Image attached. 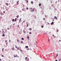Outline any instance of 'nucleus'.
<instances>
[{
	"mask_svg": "<svg viewBox=\"0 0 61 61\" xmlns=\"http://www.w3.org/2000/svg\"><path fill=\"white\" fill-rule=\"evenodd\" d=\"M0 14L1 15H4V13H2V12H0Z\"/></svg>",
	"mask_w": 61,
	"mask_h": 61,
	"instance_id": "obj_1",
	"label": "nucleus"
},
{
	"mask_svg": "<svg viewBox=\"0 0 61 61\" xmlns=\"http://www.w3.org/2000/svg\"><path fill=\"white\" fill-rule=\"evenodd\" d=\"M54 19H56V20H57V17L56 16H54Z\"/></svg>",
	"mask_w": 61,
	"mask_h": 61,
	"instance_id": "obj_2",
	"label": "nucleus"
},
{
	"mask_svg": "<svg viewBox=\"0 0 61 61\" xmlns=\"http://www.w3.org/2000/svg\"><path fill=\"white\" fill-rule=\"evenodd\" d=\"M32 8H30V10H31V12H33V11H34V9H33L32 10Z\"/></svg>",
	"mask_w": 61,
	"mask_h": 61,
	"instance_id": "obj_3",
	"label": "nucleus"
},
{
	"mask_svg": "<svg viewBox=\"0 0 61 61\" xmlns=\"http://www.w3.org/2000/svg\"><path fill=\"white\" fill-rule=\"evenodd\" d=\"M11 49H12V50H14L15 49V48H14L13 47Z\"/></svg>",
	"mask_w": 61,
	"mask_h": 61,
	"instance_id": "obj_4",
	"label": "nucleus"
},
{
	"mask_svg": "<svg viewBox=\"0 0 61 61\" xmlns=\"http://www.w3.org/2000/svg\"><path fill=\"white\" fill-rule=\"evenodd\" d=\"M19 0H18V1H17V5H18V3H19Z\"/></svg>",
	"mask_w": 61,
	"mask_h": 61,
	"instance_id": "obj_5",
	"label": "nucleus"
},
{
	"mask_svg": "<svg viewBox=\"0 0 61 61\" xmlns=\"http://www.w3.org/2000/svg\"><path fill=\"white\" fill-rule=\"evenodd\" d=\"M4 34H3L2 35V36H3V37L5 36V34H4V33H5V32H4Z\"/></svg>",
	"mask_w": 61,
	"mask_h": 61,
	"instance_id": "obj_6",
	"label": "nucleus"
},
{
	"mask_svg": "<svg viewBox=\"0 0 61 61\" xmlns=\"http://www.w3.org/2000/svg\"><path fill=\"white\" fill-rule=\"evenodd\" d=\"M25 47L26 48H28V46H25Z\"/></svg>",
	"mask_w": 61,
	"mask_h": 61,
	"instance_id": "obj_7",
	"label": "nucleus"
},
{
	"mask_svg": "<svg viewBox=\"0 0 61 61\" xmlns=\"http://www.w3.org/2000/svg\"><path fill=\"white\" fill-rule=\"evenodd\" d=\"M25 8H23L22 9V10L23 11H24V10H25Z\"/></svg>",
	"mask_w": 61,
	"mask_h": 61,
	"instance_id": "obj_8",
	"label": "nucleus"
},
{
	"mask_svg": "<svg viewBox=\"0 0 61 61\" xmlns=\"http://www.w3.org/2000/svg\"><path fill=\"white\" fill-rule=\"evenodd\" d=\"M6 4L7 6H8V4L7 3H6Z\"/></svg>",
	"mask_w": 61,
	"mask_h": 61,
	"instance_id": "obj_9",
	"label": "nucleus"
},
{
	"mask_svg": "<svg viewBox=\"0 0 61 61\" xmlns=\"http://www.w3.org/2000/svg\"><path fill=\"white\" fill-rule=\"evenodd\" d=\"M21 18H20V20H19V22H20V21H21Z\"/></svg>",
	"mask_w": 61,
	"mask_h": 61,
	"instance_id": "obj_10",
	"label": "nucleus"
},
{
	"mask_svg": "<svg viewBox=\"0 0 61 61\" xmlns=\"http://www.w3.org/2000/svg\"><path fill=\"white\" fill-rule=\"evenodd\" d=\"M16 20H17V18H15V21H16Z\"/></svg>",
	"mask_w": 61,
	"mask_h": 61,
	"instance_id": "obj_11",
	"label": "nucleus"
},
{
	"mask_svg": "<svg viewBox=\"0 0 61 61\" xmlns=\"http://www.w3.org/2000/svg\"><path fill=\"white\" fill-rule=\"evenodd\" d=\"M54 23V22H52L51 23V25H53V23Z\"/></svg>",
	"mask_w": 61,
	"mask_h": 61,
	"instance_id": "obj_12",
	"label": "nucleus"
},
{
	"mask_svg": "<svg viewBox=\"0 0 61 61\" xmlns=\"http://www.w3.org/2000/svg\"><path fill=\"white\" fill-rule=\"evenodd\" d=\"M19 15H17V18H18L19 17Z\"/></svg>",
	"mask_w": 61,
	"mask_h": 61,
	"instance_id": "obj_13",
	"label": "nucleus"
},
{
	"mask_svg": "<svg viewBox=\"0 0 61 61\" xmlns=\"http://www.w3.org/2000/svg\"><path fill=\"white\" fill-rule=\"evenodd\" d=\"M25 21H26V20H25L23 21L22 23H25Z\"/></svg>",
	"mask_w": 61,
	"mask_h": 61,
	"instance_id": "obj_14",
	"label": "nucleus"
},
{
	"mask_svg": "<svg viewBox=\"0 0 61 61\" xmlns=\"http://www.w3.org/2000/svg\"><path fill=\"white\" fill-rule=\"evenodd\" d=\"M2 51H4V48H3L2 49Z\"/></svg>",
	"mask_w": 61,
	"mask_h": 61,
	"instance_id": "obj_15",
	"label": "nucleus"
},
{
	"mask_svg": "<svg viewBox=\"0 0 61 61\" xmlns=\"http://www.w3.org/2000/svg\"><path fill=\"white\" fill-rule=\"evenodd\" d=\"M31 4H33V2L31 1Z\"/></svg>",
	"mask_w": 61,
	"mask_h": 61,
	"instance_id": "obj_16",
	"label": "nucleus"
},
{
	"mask_svg": "<svg viewBox=\"0 0 61 61\" xmlns=\"http://www.w3.org/2000/svg\"><path fill=\"white\" fill-rule=\"evenodd\" d=\"M29 24H28L27 25V27H28V26Z\"/></svg>",
	"mask_w": 61,
	"mask_h": 61,
	"instance_id": "obj_17",
	"label": "nucleus"
},
{
	"mask_svg": "<svg viewBox=\"0 0 61 61\" xmlns=\"http://www.w3.org/2000/svg\"><path fill=\"white\" fill-rule=\"evenodd\" d=\"M21 39H22V40H24V39L23 38H21Z\"/></svg>",
	"mask_w": 61,
	"mask_h": 61,
	"instance_id": "obj_18",
	"label": "nucleus"
},
{
	"mask_svg": "<svg viewBox=\"0 0 61 61\" xmlns=\"http://www.w3.org/2000/svg\"><path fill=\"white\" fill-rule=\"evenodd\" d=\"M29 33L30 34H31V32H30Z\"/></svg>",
	"mask_w": 61,
	"mask_h": 61,
	"instance_id": "obj_19",
	"label": "nucleus"
},
{
	"mask_svg": "<svg viewBox=\"0 0 61 61\" xmlns=\"http://www.w3.org/2000/svg\"><path fill=\"white\" fill-rule=\"evenodd\" d=\"M41 5V4H39V6H40Z\"/></svg>",
	"mask_w": 61,
	"mask_h": 61,
	"instance_id": "obj_20",
	"label": "nucleus"
},
{
	"mask_svg": "<svg viewBox=\"0 0 61 61\" xmlns=\"http://www.w3.org/2000/svg\"><path fill=\"white\" fill-rule=\"evenodd\" d=\"M23 32H24V33H26V32H25V31H23Z\"/></svg>",
	"mask_w": 61,
	"mask_h": 61,
	"instance_id": "obj_21",
	"label": "nucleus"
},
{
	"mask_svg": "<svg viewBox=\"0 0 61 61\" xmlns=\"http://www.w3.org/2000/svg\"><path fill=\"white\" fill-rule=\"evenodd\" d=\"M19 48L18 47L17 48V49H18V50H19Z\"/></svg>",
	"mask_w": 61,
	"mask_h": 61,
	"instance_id": "obj_22",
	"label": "nucleus"
},
{
	"mask_svg": "<svg viewBox=\"0 0 61 61\" xmlns=\"http://www.w3.org/2000/svg\"><path fill=\"white\" fill-rule=\"evenodd\" d=\"M41 28H43L44 27V26L43 25H42V26H41Z\"/></svg>",
	"mask_w": 61,
	"mask_h": 61,
	"instance_id": "obj_23",
	"label": "nucleus"
},
{
	"mask_svg": "<svg viewBox=\"0 0 61 61\" xmlns=\"http://www.w3.org/2000/svg\"><path fill=\"white\" fill-rule=\"evenodd\" d=\"M45 18H43V20H45Z\"/></svg>",
	"mask_w": 61,
	"mask_h": 61,
	"instance_id": "obj_24",
	"label": "nucleus"
},
{
	"mask_svg": "<svg viewBox=\"0 0 61 61\" xmlns=\"http://www.w3.org/2000/svg\"><path fill=\"white\" fill-rule=\"evenodd\" d=\"M58 56V54H57V55H56V57H57V56Z\"/></svg>",
	"mask_w": 61,
	"mask_h": 61,
	"instance_id": "obj_25",
	"label": "nucleus"
},
{
	"mask_svg": "<svg viewBox=\"0 0 61 61\" xmlns=\"http://www.w3.org/2000/svg\"><path fill=\"white\" fill-rule=\"evenodd\" d=\"M29 49H29V48H27V50H29Z\"/></svg>",
	"mask_w": 61,
	"mask_h": 61,
	"instance_id": "obj_26",
	"label": "nucleus"
},
{
	"mask_svg": "<svg viewBox=\"0 0 61 61\" xmlns=\"http://www.w3.org/2000/svg\"><path fill=\"white\" fill-rule=\"evenodd\" d=\"M28 0H27V3H28Z\"/></svg>",
	"mask_w": 61,
	"mask_h": 61,
	"instance_id": "obj_27",
	"label": "nucleus"
},
{
	"mask_svg": "<svg viewBox=\"0 0 61 61\" xmlns=\"http://www.w3.org/2000/svg\"><path fill=\"white\" fill-rule=\"evenodd\" d=\"M17 41H18V42H19V39H17Z\"/></svg>",
	"mask_w": 61,
	"mask_h": 61,
	"instance_id": "obj_28",
	"label": "nucleus"
},
{
	"mask_svg": "<svg viewBox=\"0 0 61 61\" xmlns=\"http://www.w3.org/2000/svg\"><path fill=\"white\" fill-rule=\"evenodd\" d=\"M15 20L14 19H13V20H12V22H14V21Z\"/></svg>",
	"mask_w": 61,
	"mask_h": 61,
	"instance_id": "obj_29",
	"label": "nucleus"
},
{
	"mask_svg": "<svg viewBox=\"0 0 61 61\" xmlns=\"http://www.w3.org/2000/svg\"><path fill=\"white\" fill-rule=\"evenodd\" d=\"M29 30H32V29L31 28H30L29 29Z\"/></svg>",
	"mask_w": 61,
	"mask_h": 61,
	"instance_id": "obj_30",
	"label": "nucleus"
},
{
	"mask_svg": "<svg viewBox=\"0 0 61 61\" xmlns=\"http://www.w3.org/2000/svg\"><path fill=\"white\" fill-rule=\"evenodd\" d=\"M26 9L27 10H28V8L27 7L26 8Z\"/></svg>",
	"mask_w": 61,
	"mask_h": 61,
	"instance_id": "obj_31",
	"label": "nucleus"
},
{
	"mask_svg": "<svg viewBox=\"0 0 61 61\" xmlns=\"http://www.w3.org/2000/svg\"><path fill=\"white\" fill-rule=\"evenodd\" d=\"M29 36H27V39H29Z\"/></svg>",
	"mask_w": 61,
	"mask_h": 61,
	"instance_id": "obj_32",
	"label": "nucleus"
},
{
	"mask_svg": "<svg viewBox=\"0 0 61 61\" xmlns=\"http://www.w3.org/2000/svg\"><path fill=\"white\" fill-rule=\"evenodd\" d=\"M21 43H23V41H21Z\"/></svg>",
	"mask_w": 61,
	"mask_h": 61,
	"instance_id": "obj_33",
	"label": "nucleus"
},
{
	"mask_svg": "<svg viewBox=\"0 0 61 61\" xmlns=\"http://www.w3.org/2000/svg\"><path fill=\"white\" fill-rule=\"evenodd\" d=\"M14 56L15 58V57H16V56H15V55H14Z\"/></svg>",
	"mask_w": 61,
	"mask_h": 61,
	"instance_id": "obj_34",
	"label": "nucleus"
},
{
	"mask_svg": "<svg viewBox=\"0 0 61 61\" xmlns=\"http://www.w3.org/2000/svg\"><path fill=\"white\" fill-rule=\"evenodd\" d=\"M7 30H9V28H7Z\"/></svg>",
	"mask_w": 61,
	"mask_h": 61,
	"instance_id": "obj_35",
	"label": "nucleus"
},
{
	"mask_svg": "<svg viewBox=\"0 0 61 61\" xmlns=\"http://www.w3.org/2000/svg\"><path fill=\"white\" fill-rule=\"evenodd\" d=\"M57 32H58V30H57Z\"/></svg>",
	"mask_w": 61,
	"mask_h": 61,
	"instance_id": "obj_36",
	"label": "nucleus"
},
{
	"mask_svg": "<svg viewBox=\"0 0 61 61\" xmlns=\"http://www.w3.org/2000/svg\"><path fill=\"white\" fill-rule=\"evenodd\" d=\"M59 41L60 42H61V40H59Z\"/></svg>",
	"mask_w": 61,
	"mask_h": 61,
	"instance_id": "obj_37",
	"label": "nucleus"
},
{
	"mask_svg": "<svg viewBox=\"0 0 61 61\" xmlns=\"http://www.w3.org/2000/svg\"><path fill=\"white\" fill-rule=\"evenodd\" d=\"M4 56L3 55H2V57H4Z\"/></svg>",
	"mask_w": 61,
	"mask_h": 61,
	"instance_id": "obj_38",
	"label": "nucleus"
},
{
	"mask_svg": "<svg viewBox=\"0 0 61 61\" xmlns=\"http://www.w3.org/2000/svg\"><path fill=\"white\" fill-rule=\"evenodd\" d=\"M45 17H46V15H45Z\"/></svg>",
	"mask_w": 61,
	"mask_h": 61,
	"instance_id": "obj_39",
	"label": "nucleus"
},
{
	"mask_svg": "<svg viewBox=\"0 0 61 61\" xmlns=\"http://www.w3.org/2000/svg\"><path fill=\"white\" fill-rule=\"evenodd\" d=\"M23 51V50H20V51Z\"/></svg>",
	"mask_w": 61,
	"mask_h": 61,
	"instance_id": "obj_40",
	"label": "nucleus"
},
{
	"mask_svg": "<svg viewBox=\"0 0 61 61\" xmlns=\"http://www.w3.org/2000/svg\"><path fill=\"white\" fill-rule=\"evenodd\" d=\"M2 30H3V31L4 32V29H2Z\"/></svg>",
	"mask_w": 61,
	"mask_h": 61,
	"instance_id": "obj_41",
	"label": "nucleus"
},
{
	"mask_svg": "<svg viewBox=\"0 0 61 61\" xmlns=\"http://www.w3.org/2000/svg\"><path fill=\"white\" fill-rule=\"evenodd\" d=\"M9 41H10V42H11L10 41V40H9Z\"/></svg>",
	"mask_w": 61,
	"mask_h": 61,
	"instance_id": "obj_42",
	"label": "nucleus"
},
{
	"mask_svg": "<svg viewBox=\"0 0 61 61\" xmlns=\"http://www.w3.org/2000/svg\"><path fill=\"white\" fill-rule=\"evenodd\" d=\"M3 13H5V11H4Z\"/></svg>",
	"mask_w": 61,
	"mask_h": 61,
	"instance_id": "obj_43",
	"label": "nucleus"
},
{
	"mask_svg": "<svg viewBox=\"0 0 61 61\" xmlns=\"http://www.w3.org/2000/svg\"><path fill=\"white\" fill-rule=\"evenodd\" d=\"M6 10H8V9H6Z\"/></svg>",
	"mask_w": 61,
	"mask_h": 61,
	"instance_id": "obj_44",
	"label": "nucleus"
},
{
	"mask_svg": "<svg viewBox=\"0 0 61 61\" xmlns=\"http://www.w3.org/2000/svg\"><path fill=\"white\" fill-rule=\"evenodd\" d=\"M19 26V25H18V27Z\"/></svg>",
	"mask_w": 61,
	"mask_h": 61,
	"instance_id": "obj_45",
	"label": "nucleus"
},
{
	"mask_svg": "<svg viewBox=\"0 0 61 61\" xmlns=\"http://www.w3.org/2000/svg\"><path fill=\"white\" fill-rule=\"evenodd\" d=\"M15 47L16 48H17V46H15Z\"/></svg>",
	"mask_w": 61,
	"mask_h": 61,
	"instance_id": "obj_46",
	"label": "nucleus"
},
{
	"mask_svg": "<svg viewBox=\"0 0 61 61\" xmlns=\"http://www.w3.org/2000/svg\"><path fill=\"white\" fill-rule=\"evenodd\" d=\"M54 35H53V36H54Z\"/></svg>",
	"mask_w": 61,
	"mask_h": 61,
	"instance_id": "obj_47",
	"label": "nucleus"
},
{
	"mask_svg": "<svg viewBox=\"0 0 61 61\" xmlns=\"http://www.w3.org/2000/svg\"><path fill=\"white\" fill-rule=\"evenodd\" d=\"M61 59H60L59 60V61H60L61 60Z\"/></svg>",
	"mask_w": 61,
	"mask_h": 61,
	"instance_id": "obj_48",
	"label": "nucleus"
},
{
	"mask_svg": "<svg viewBox=\"0 0 61 61\" xmlns=\"http://www.w3.org/2000/svg\"><path fill=\"white\" fill-rule=\"evenodd\" d=\"M54 38H56V36H54Z\"/></svg>",
	"mask_w": 61,
	"mask_h": 61,
	"instance_id": "obj_49",
	"label": "nucleus"
},
{
	"mask_svg": "<svg viewBox=\"0 0 61 61\" xmlns=\"http://www.w3.org/2000/svg\"><path fill=\"white\" fill-rule=\"evenodd\" d=\"M16 56L17 57V55H16Z\"/></svg>",
	"mask_w": 61,
	"mask_h": 61,
	"instance_id": "obj_50",
	"label": "nucleus"
},
{
	"mask_svg": "<svg viewBox=\"0 0 61 61\" xmlns=\"http://www.w3.org/2000/svg\"><path fill=\"white\" fill-rule=\"evenodd\" d=\"M1 59H0V61H1Z\"/></svg>",
	"mask_w": 61,
	"mask_h": 61,
	"instance_id": "obj_51",
	"label": "nucleus"
},
{
	"mask_svg": "<svg viewBox=\"0 0 61 61\" xmlns=\"http://www.w3.org/2000/svg\"><path fill=\"white\" fill-rule=\"evenodd\" d=\"M5 42H7V41L6 40V41H5Z\"/></svg>",
	"mask_w": 61,
	"mask_h": 61,
	"instance_id": "obj_52",
	"label": "nucleus"
},
{
	"mask_svg": "<svg viewBox=\"0 0 61 61\" xmlns=\"http://www.w3.org/2000/svg\"><path fill=\"white\" fill-rule=\"evenodd\" d=\"M57 2V1H56V3Z\"/></svg>",
	"mask_w": 61,
	"mask_h": 61,
	"instance_id": "obj_53",
	"label": "nucleus"
},
{
	"mask_svg": "<svg viewBox=\"0 0 61 61\" xmlns=\"http://www.w3.org/2000/svg\"><path fill=\"white\" fill-rule=\"evenodd\" d=\"M26 59H27V57H26Z\"/></svg>",
	"mask_w": 61,
	"mask_h": 61,
	"instance_id": "obj_54",
	"label": "nucleus"
},
{
	"mask_svg": "<svg viewBox=\"0 0 61 61\" xmlns=\"http://www.w3.org/2000/svg\"><path fill=\"white\" fill-rule=\"evenodd\" d=\"M51 3H52V2L51 1Z\"/></svg>",
	"mask_w": 61,
	"mask_h": 61,
	"instance_id": "obj_55",
	"label": "nucleus"
},
{
	"mask_svg": "<svg viewBox=\"0 0 61 61\" xmlns=\"http://www.w3.org/2000/svg\"><path fill=\"white\" fill-rule=\"evenodd\" d=\"M1 32V31H0V32Z\"/></svg>",
	"mask_w": 61,
	"mask_h": 61,
	"instance_id": "obj_56",
	"label": "nucleus"
},
{
	"mask_svg": "<svg viewBox=\"0 0 61 61\" xmlns=\"http://www.w3.org/2000/svg\"><path fill=\"white\" fill-rule=\"evenodd\" d=\"M15 23H14V24H13V25H15Z\"/></svg>",
	"mask_w": 61,
	"mask_h": 61,
	"instance_id": "obj_57",
	"label": "nucleus"
},
{
	"mask_svg": "<svg viewBox=\"0 0 61 61\" xmlns=\"http://www.w3.org/2000/svg\"><path fill=\"white\" fill-rule=\"evenodd\" d=\"M48 24H49V23H48Z\"/></svg>",
	"mask_w": 61,
	"mask_h": 61,
	"instance_id": "obj_58",
	"label": "nucleus"
},
{
	"mask_svg": "<svg viewBox=\"0 0 61 61\" xmlns=\"http://www.w3.org/2000/svg\"><path fill=\"white\" fill-rule=\"evenodd\" d=\"M49 41V39H48Z\"/></svg>",
	"mask_w": 61,
	"mask_h": 61,
	"instance_id": "obj_59",
	"label": "nucleus"
},
{
	"mask_svg": "<svg viewBox=\"0 0 61 61\" xmlns=\"http://www.w3.org/2000/svg\"><path fill=\"white\" fill-rule=\"evenodd\" d=\"M56 61H57V60H56Z\"/></svg>",
	"mask_w": 61,
	"mask_h": 61,
	"instance_id": "obj_60",
	"label": "nucleus"
},
{
	"mask_svg": "<svg viewBox=\"0 0 61 61\" xmlns=\"http://www.w3.org/2000/svg\"><path fill=\"white\" fill-rule=\"evenodd\" d=\"M54 20H53V21H54Z\"/></svg>",
	"mask_w": 61,
	"mask_h": 61,
	"instance_id": "obj_61",
	"label": "nucleus"
},
{
	"mask_svg": "<svg viewBox=\"0 0 61 61\" xmlns=\"http://www.w3.org/2000/svg\"><path fill=\"white\" fill-rule=\"evenodd\" d=\"M25 1H27V0H25Z\"/></svg>",
	"mask_w": 61,
	"mask_h": 61,
	"instance_id": "obj_62",
	"label": "nucleus"
},
{
	"mask_svg": "<svg viewBox=\"0 0 61 61\" xmlns=\"http://www.w3.org/2000/svg\"><path fill=\"white\" fill-rule=\"evenodd\" d=\"M58 2H59V0H58Z\"/></svg>",
	"mask_w": 61,
	"mask_h": 61,
	"instance_id": "obj_63",
	"label": "nucleus"
},
{
	"mask_svg": "<svg viewBox=\"0 0 61 61\" xmlns=\"http://www.w3.org/2000/svg\"><path fill=\"white\" fill-rule=\"evenodd\" d=\"M9 1L8 0V1H7L8 2Z\"/></svg>",
	"mask_w": 61,
	"mask_h": 61,
	"instance_id": "obj_64",
	"label": "nucleus"
}]
</instances>
